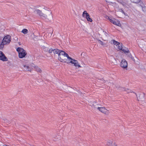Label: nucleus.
Here are the masks:
<instances>
[{
    "label": "nucleus",
    "instance_id": "obj_14",
    "mask_svg": "<svg viewBox=\"0 0 146 146\" xmlns=\"http://www.w3.org/2000/svg\"><path fill=\"white\" fill-rule=\"evenodd\" d=\"M35 12L36 13H37V14H38V15H40V16L41 15V14H42V11H40V10L39 9H36L35 10Z\"/></svg>",
    "mask_w": 146,
    "mask_h": 146
},
{
    "label": "nucleus",
    "instance_id": "obj_1",
    "mask_svg": "<svg viewBox=\"0 0 146 146\" xmlns=\"http://www.w3.org/2000/svg\"><path fill=\"white\" fill-rule=\"evenodd\" d=\"M11 41V36L9 35H7L5 36L3 38L2 42L0 44V49H3L4 45L9 44Z\"/></svg>",
    "mask_w": 146,
    "mask_h": 146
},
{
    "label": "nucleus",
    "instance_id": "obj_15",
    "mask_svg": "<svg viewBox=\"0 0 146 146\" xmlns=\"http://www.w3.org/2000/svg\"><path fill=\"white\" fill-rule=\"evenodd\" d=\"M58 60H59L61 62L64 63L66 62V60H65V59H64L62 58L60 56H58Z\"/></svg>",
    "mask_w": 146,
    "mask_h": 146
},
{
    "label": "nucleus",
    "instance_id": "obj_31",
    "mask_svg": "<svg viewBox=\"0 0 146 146\" xmlns=\"http://www.w3.org/2000/svg\"><path fill=\"white\" fill-rule=\"evenodd\" d=\"M112 144V142L111 141H110L109 142V145H111Z\"/></svg>",
    "mask_w": 146,
    "mask_h": 146
},
{
    "label": "nucleus",
    "instance_id": "obj_26",
    "mask_svg": "<svg viewBox=\"0 0 146 146\" xmlns=\"http://www.w3.org/2000/svg\"><path fill=\"white\" fill-rule=\"evenodd\" d=\"M128 56L130 58H131L134 61L135 59L132 56L131 54H129Z\"/></svg>",
    "mask_w": 146,
    "mask_h": 146
},
{
    "label": "nucleus",
    "instance_id": "obj_16",
    "mask_svg": "<svg viewBox=\"0 0 146 146\" xmlns=\"http://www.w3.org/2000/svg\"><path fill=\"white\" fill-rule=\"evenodd\" d=\"M118 48L120 50H122V49L123 48L122 46V44L121 43H119L117 45V46Z\"/></svg>",
    "mask_w": 146,
    "mask_h": 146
},
{
    "label": "nucleus",
    "instance_id": "obj_33",
    "mask_svg": "<svg viewBox=\"0 0 146 146\" xmlns=\"http://www.w3.org/2000/svg\"><path fill=\"white\" fill-rule=\"evenodd\" d=\"M137 99H138V100H139V99H138V97H137Z\"/></svg>",
    "mask_w": 146,
    "mask_h": 146
},
{
    "label": "nucleus",
    "instance_id": "obj_34",
    "mask_svg": "<svg viewBox=\"0 0 146 146\" xmlns=\"http://www.w3.org/2000/svg\"><path fill=\"white\" fill-rule=\"evenodd\" d=\"M136 96L137 97V95L136 94Z\"/></svg>",
    "mask_w": 146,
    "mask_h": 146
},
{
    "label": "nucleus",
    "instance_id": "obj_9",
    "mask_svg": "<svg viewBox=\"0 0 146 146\" xmlns=\"http://www.w3.org/2000/svg\"><path fill=\"white\" fill-rule=\"evenodd\" d=\"M120 88V89L122 91H127V93L132 92V90H130L129 89L127 88Z\"/></svg>",
    "mask_w": 146,
    "mask_h": 146
},
{
    "label": "nucleus",
    "instance_id": "obj_2",
    "mask_svg": "<svg viewBox=\"0 0 146 146\" xmlns=\"http://www.w3.org/2000/svg\"><path fill=\"white\" fill-rule=\"evenodd\" d=\"M17 51L18 52L19 56L20 58L24 57L27 54L26 51L21 48H18L17 49Z\"/></svg>",
    "mask_w": 146,
    "mask_h": 146
},
{
    "label": "nucleus",
    "instance_id": "obj_24",
    "mask_svg": "<svg viewBox=\"0 0 146 146\" xmlns=\"http://www.w3.org/2000/svg\"><path fill=\"white\" fill-rule=\"evenodd\" d=\"M43 19H46V18L47 17V16L44 14H43L42 13V14H41V15L40 16Z\"/></svg>",
    "mask_w": 146,
    "mask_h": 146
},
{
    "label": "nucleus",
    "instance_id": "obj_20",
    "mask_svg": "<svg viewBox=\"0 0 146 146\" xmlns=\"http://www.w3.org/2000/svg\"><path fill=\"white\" fill-rule=\"evenodd\" d=\"M21 32L23 34H25L28 33V30L25 29H23L21 31Z\"/></svg>",
    "mask_w": 146,
    "mask_h": 146
},
{
    "label": "nucleus",
    "instance_id": "obj_32",
    "mask_svg": "<svg viewBox=\"0 0 146 146\" xmlns=\"http://www.w3.org/2000/svg\"><path fill=\"white\" fill-rule=\"evenodd\" d=\"M113 146H117V145L115 143H114L113 144Z\"/></svg>",
    "mask_w": 146,
    "mask_h": 146
},
{
    "label": "nucleus",
    "instance_id": "obj_19",
    "mask_svg": "<svg viewBox=\"0 0 146 146\" xmlns=\"http://www.w3.org/2000/svg\"><path fill=\"white\" fill-rule=\"evenodd\" d=\"M89 15L87 12V11H84L83 13V16L84 17H87V15Z\"/></svg>",
    "mask_w": 146,
    "mask_h": 146
},
{
    "label": "nucleus",
    "instance_id": "obj_27",
    "mask_svg": "<svg viewBox=\"0 0 146 146\" xmlns=\"http://www.w3.org/2000/svg\"><path fill=\"white\" fill-rule=\"evenodd\" d=\"M53 50H54V49H53L52 48L50 49L49 50H48V52L49 53H52V52H53Z\"/></svg>",
    "mask_w": 146,
    "mask_h": 146
},
{
    "label": "nucleus",
    "instance_id": "obj_21",
    "mask_svg": "<svg viewBox=\"0 0 146 146\" xmlns=\"http://www.w3.org/2000/svg\"><path fill=\"white\" fill-rule=\"evenodd\" d=\"M87 20L88 21H89L90 22H92V19L90 18V16L89 15H87V17H86Z\"/></svg>",
    "mask_w": 146,
    "mask_h": 146
},
{
    "label": "nucleus",
    "instance_id": "obj_10",
    "mask_svg": "<svg viewBox=\"0 0 146 146\" xmlns=\"http://www.w3.org/2000/svg\"><path fill=\"white\" fill-rule=\"evenodd\" d=\"M24 69L27 71H31V69L30 68L29 66L27 65H23Z\"/></svg>",
    "mask_w": 146,
    "mask_h": 146
},
{
    "label": "nucleus",
    "instance_id": "obj_17",
    "mask_svg": "<svg viewBox=\"0 0 146 146\" xmlns=\"http://www.w3.org/2000/svg\"><path fill=\"white\" fill-rule=\"evenodd\" d=\"M60 50L58 49L57 48L54 49L53 53L54 54H57L58 55Z\"/></svg>",
    "mask_w": 146,
    "mask_h": 146
},
{
    "label": "nucleus",
    "instance_id": "obj_28",
    "mask_svg": "<svg viewBox=\"0 0 146 146\" xmlns=\"http://www.w3.org/2000/svg\"><path fill=\"white\" fill-rule=\"evenodd\" d=\"M49 14H50V19H52V12L50 11H49Z\"/></svg>",
    "mask_w": 146,
    "mask_h": 146
},
{
    "label": "nucleus",
    "instance_id": "obj_4",
    "mask_svg": "<svg viewBox=\"0 0 146 146\" xmlns=\"http://www.w3.org/2000/svg\"><path fill=\"white\" fill-rule=\"evenodd\" d=\"M109 20L114 25L120 26L121 25L120 22L117 19L114 18H110L109 17L107 16L106 18Z\"/></svg>",
    "mask_w": 146,
    "mask_h": 146
},
{
    "label": "nucleus",
    "instance_id": "obj_29",
    "mask_svg": "<svg viewBox=\"0 0 146 146\" xmlns=\"http://www.w3.org/2000/svg\"><path fill=\"white\" fill-rule=\"evenodd\" d=\"M123 0H117V2L120 3H121Z\"/></svg>",
    "mask_w": 146,
    "mask_h": 146
},
{
    "label": "nucleus",
    "instance_id": "obj_13",
    "mask_svg": "<svg viewBox=\"0 0 146 146\" xmlns=\"http://www.w3.org/2000/svg\"><path fill=\"white\" fill-rule=\"evenodd\" d=\"M122 50L125 53H129V50H128L127 48L125 47L123 48L122 49V50Z\"/></svg>",
    "mask_w": 146,
    "mask_h": 146
},
{
    "label": "nucleus",
    "instance_id": "obj_8",
    "mask_svg": "<svg viewBox=\"0 0 146 146\" xmlns=\"http://www.w3.org/2000/svg\"><path fill=\"white\" fill-rule=\"evenodd\" d=\"M101 112H102L106 114L107 113V111H108V110H107L104 107H96Z\"/></svg>",
    "mask_w": 146,
    "mask_h": 146
},
{
    "label": "nucleus",
    "instance_id": "obj_12",
    "mask_svg": "<svg viewBox=\"0 0 146 146\" xmlns=\"http://www.w3.org/2000/svg\"><path fill=\"white\" fill-rule=\"evenodd\" d=\"M121 4L124 6H126V5H129L128 2L127 1H126L125 0H123Z\"/></svg>",
    "mask_w": 146,
    "mask_h": 146
},
{
    "label": "nucleus",
    "instance_id": "obj_22",
    "mask_svg": "<svg viewBox=\"0 0 146 146\" xmlns=\"http://www.w3.org/2000/svg\"><path fill=\"white\" fill-rule=\"evenodd\" d=\"M144 94L143 93H141L139 95V99H141L144 98Z\"/></svg>",
    "mask_w": 146,
    "mask_h": 146
},
{
    "label": "nucleus",
    "instance_id": "obj_6",
    "mask_svg": "<svg viewBox=\"0 0 146 146\" xmlns=\"http://www.w3.org/2000/svg\"><path fill=\"white\" fill-rule=\"evenodd\" d=\"M0 60L3 62L8 60L7 58L5 56L3 53L1 51H0Z\"/></svg>",
    "mask_w": 146,
    "mask_h": 146
},
{
    "label": "nucleus",
    "instance_id": "obj_11",
    "mask_svg": "<svg viewBox=\"0 0 146 146\" xmlns=\"http://www.w3.org/2000/svg\"><path fill=\"white\" fill-rule=\"evenodd\" d=\"M35 70L37 72L41 73L42 72V70L41 69L37 66H35L34 67Z\"/></svg>",
    "mask_w": 146,
    "mask_h": 146
},
{
    "label": "nucleus",
    "instance_id": "obj_30",
    "mask_svg": "<svg viewBox=\"0 0 146 146\" xmlns=\"http://www.w3.org/2000/svg\"><path fill=\"white\" fill-rule=\"evenodd\" d=\"M121 12H122L123 14H125L124 12V11L122 9H121Z\"/></svg>",
    "mask_w": 146,
    "mask_h": 146
},
{
    "label": "nucleus",
    "instance_id": "obj_5",
    "mask_svg": "<svg viewBox=\"0 0 146 146\" xmlns=\"http://www.w3.org/2000/svg\"><path fill=\"white\" fill-rule=\"evenodd\" d=\"M120 66L123 68H127V62L124 59L122 60L120 64Z\"/></svg>",
    "mask_w": 146,
    "mask_h": 146
},
{
    "label": "nucleus",
    "instance_id": "obj_3",
    "mask_svg": "<svg viewBox=\"0 0 146 146\" xmlns=\"http://www.w3.org/2000/svg\"><path fill=\"white\" fill-rule=\"evenodd\" d=\"M70 58H68V59L69 61L66 62L67 64H69L70 63L72 64H73L76 67H77L78 68L81 67L79 64L77 60L72 59L70 57Z\"/></svg>",
    "mask_w": 146,
    "mask_h": 146
},
{
    "label": "nucleus",
    "instance_id": "obj_18",
    "mask_svg": "<svg viewBox=\"0 0 146 146\" xmlns=\"http://www.w3.org/2000/svg\"><path fill=\"white\" fill-rule=\"evenodd\" d=\"M111 42H112L114 45L117 46L118 44H119V42L115 40H111Z\"/></svg>",
    "mask_w": 146,
    "mask_h": 146
},
{
    "label": "nucleus",
    "instance_id": "obj_25",
    "mask_svg": "<svg viewBox=\"0 0 146 146\" xmlns=\"http://www.w3.org/2000/svg\"><path fill=\"white\" fill-rule=\"evenodd\" d=\"M98 42L101 45H102L103 46H104L106 44L104 42H103L100 40H98Z\"/></svg>",
    "mask_w": 146,
    "mask_h": 146
},
{
    "label": "nucleus",
    "instance_id": "obj_23",
    "mask_svg": "<svg viewBox=\"0 0 146 146\" xmlns=\"http://www.w3.org/2000/svg\"><path fill=\"white\" fill-rule=\"evenodd\" d=\"M131 2L136 3H137L139 2L140 0H130Z\"/></svg>",
    "mask_w": 146,
    "mask_h": 146
},
{
    "label": "nucleus",
    "instance_id": "obj_7",
    "mask_svg": "<svg viewBox=\"0 0 146 146\" xmlns=\"http://www.w3.org/2000/svg\"><path fill=\"white\" fill-rule=\"evenodd\" d=\"M61 55H62L65 57H66L67 59L68 58H70V57L69 56L68 54L66 53L65 52L61 50H60L59 53L58 54V56H60Z\"/></svg>",
    "mask_w": 146,
    "mask_h": 146
}]
</instances>
